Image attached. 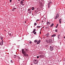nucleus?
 <instances>
[{"instance_id": "nucleus-50", "label": "nucleus", "mask_w": 65, "mask_h": 65, "mask_svg": "<svg viewBox=\"0 0 65 65\" xmlns=\"http://www.w3.org/2000/svg\"><path fill=\"white\" fill-rule=\"evenodd\" d=\"M25 23H26V22H25Z\"/></svg>"}, {"instance_id": "nucleus-1", "label": "nucleus", "mask_w": 65, "mask_h": 65, "mask_svg": "<svg viewBox=\"0 0 65 65\" xmlns=\"http://www.w3.org/2000/svg\"><path fill=\"white\" fill-rule=\"evenodd\" d=\"M22 53L24 55H25V57H28L29 55L28 54H27V53L26 51L24 50V49L22 50Z\"/></svg>"}, {"instance_id": "nucleus-48", "label": "nucleus", "mask_w": 65, "mask_h": 65, "mask_svg": "<svg viewBox=\"0 0 65 65\" xmlns=\"http://www.w3.org/2000/svg\"><path fill=\"white\" fill-rule=\"evenodd\" d=\"M64 38H65V37H64Z\"/></svg>"}, {"instance_id": "nucleus-34", "label": "nucleus", "mask_w": 65, "mask_h": 65, "mask_svg": "<svg viewBox=\"0 0 65 65\" xmlns=\"http://www.w3.org/2000/svg\"><path fill=\"white\" fill-rule=\"evenodd\" d=\"M61 20H62V19H59V21H61Z\"/></svg>"}, {"instance_id": "nucleus-19", "label": "nucleus", "mask_w": 65, "mask_h": 65, "mask_svg": "<svg viewBox=\"0 0 65 65\" xmlns=\"http://www.w3.org/2000/svg\"><path fill=\"white\" fill-rule=\"evenodd\" d=\"M3 37H1V40H3Z\"/></svg>"}, {"instance_id": "nucleus-32", "label": "nucleus", "mask_w": 65, "mask_h": 65, "mask_svg": "<svg viewBox=\"0 0 65 65\" xmlns=\"http://www.w3.org/2000/svg\"><path fill=\"white\" fill-rule=\"evenodd\" d=\"M31 12L29 11V12L28 13H31Z\"/></svg>"}, {"instance_id": "nucleus-47", "label": "nucleus", "mask_w": 65, "mask_h": 65, "mask_svg": "<svg viewBox=\"0 0 65 65\" xmlns=\"http://www.w3.org/2000/svg\"><path fill=\"white\" fill-rule=\"evenodd\" d=\"M46 29H47V27H46Z\"/></svg>"}, {"instance_id": "nucleus-13", "label": "nucleus", "mask_w": 65, "mask_h": 65, "mask_svg": "<svg viewBox=\"0 0 65 65\" xmlns=\"http://www.w3.org/2000/svg\"><path fill=\"white\" fill-rule=\"evenodd\" d=\"M54 24L52 23V25L50 26V27H53V26H54Z\"/></svg>"}, {"instance_id": "nucleus-22", "label": "nucleus", "mask_w": 65, "mask_h": 65, "mask_svg": "<svg viewBox=\"0 0 65 65\" xmlns=\"http://www.w3.org/2000/svg\"><path fill=\"white\" fill-rule=\"evenodd\" d=\"M42 55H41L40 56V58H41V57H42Z\"/></svg>"}, {"instance_id": "nucleus-27", "label": "nucleus", "mask_w": 65, "mask_h": 65, "mask_svg": "<svg viewBox=\"0 0 65 65\" xmlns=\"http://www.w3.org/2000/svg\"><path fill=\"white\" fill-rule=\"evenodd\" d=\"M0 44H1V45H2V42H0Z\"/></svg>"}, {"instance_id": "nucleus-20", "label": "nucleus", "mask_w": 65, "mask_h": 65, "mask_svg": "<svg viewBox=\"0 0 65 65\" xmlns=\"http://www.w3.org/2000/svg\"><path fill=\"white\" fill-rule=\"evenodd\" d=\"M40 26H37V28H40Z\"/></svg>"}, {"instance_id": "nucleus-26", "label": "nucleus", "mask_w": 65, "mask_h": 65, "mask_svg": "<svg viewBox=\"0 0 65 65\" xmlns=\"http://www.w3.org/2000/svg\"><path fill=\"white\" fill-rule=\"evenodd\" d=\"M36 25H37L36 23H35V24H34L35 26H36Z\"/></svg>"}, {"instance_id": "nucleus-17", "label": "nucleus", "mask_w": 65, "mask_h": 65, "mask_svg": "<svg viewBox=\"0 0 65 65\" xmlns=\"http://www.w3.org/2000/svg\"><path fill=\"white\" fill-rule=\"evenodd\" d=\"M46 42H47V43H48V41L47 40H46Z\"/></svg>"}, {"instance_id": "nucleus-25", "label": "nucleus", "mask_w": 65, "mask_h": 65, "mask_svg": "<svg viewBox=\"0 0 65 65\" xmlns=\"http://www.w3.org/2000/svg\"><path fill=\"white\" fill-rule=\"evenodd\" d=\"M17 9V8H13V9H14V10H15V9Z\"/></svg>"}, {"instance_id": "nucleus-37", "label": "nucleus", "mask_w": 65, "mask_h": 65, "mask_svg": "<svg viewBox=\"0 0 65 65\" xmlns=\"http://www.w3.org/2000/svg\"><path fill=\"white\" fill-rule=\"evenodd\" d=\"M58 24H57V26H56L58 27Z\"/></svg>"}, {"instance_id": "nucleus-39", "label": "nucleus", "mask_w": 65, "mask_h": 65, "mask_svg": "<svg viewBox=\"0 0 65 65\" xmlns=\"http://www.w3.org/2000/svg\"><path fill=\"white\" fill-rule=\"evenodd\" d=\"M40 34H41V31H40Z\"/></svg>"}, {"instance_id": "nucleus-36", "label": "nucleus", "mask_w": 65, "mask_h": 65, "mask_svg": "<svg viewBox=\"0 0 65 65\" xmlns=\"http://www.w3.org/2000/svg\"><path fill=\"white\" fill-rule=\"evenodd\" d=\"M37 58H39V56H38L37 57Z\"/></svg>"}, {"instance_id": "nucleus-40", "label": "nucleus", "mask_w": 65, "mask_h": 65, "mask_svg": "<svg viewBox=\"0 0 65 65\" xmlns=\"http://www.w3.org/2000/svg\"><path fill=\"white\" fill-rule=\"evenodd\" d=\"M28 10V11H30V9H29Z\"/></svg>"}, {"instance_id": "nucleus-33", "label": "nucleus", "mask_w": 65, "mask_h": 65, "mask_svg": "<svg viewBox=\"0 0 65 65\" xmlns=\"http://www.w3.org/2000/svg\"><path fill=\"white\" fill-rule=\"evenodd\" d=\"M29 43L30 44H31V43H32V42H30Z\"/></svg>"}, {"instance_id": "nucleus-41", "label": "nucleus", "mask_w": 65, "mask_h": 65, "mask_svg": "<svg viewBox=\"0 0 65 65\" xmlns=\"http://www.w3.org/2000/svg\"><path fill=\"white\" fill-rule=\"evenodd\" d=\"M25 55H23V56L24 57H25Z\"/></svg>"}, {"instance_id": "nucleus-46", "label": "nucleus", "mask_w": 65, "mask_h": 65, "mask_svg": "<svg viewBox=\"0 0 65 65\" xmlns=\"http://www.w3.org/2000/svg\"><path fill=\"white\" fill-rule=\"evenodd\" d=\"M64 61H65V58H64Z\"/></svg>"}, {"instance_id": "nucleus-52", "label": "nucleus", "mask_w": 65, "mask_h": 65, "mask_svg": "<svg viewBox=\"0 0 65 65\" xmlns=\"http://www.w3.org/2000/svg\"><path fill=\"white\" fill-rule=\"evenodd\" d=\"M42 22H43V21H42Z\"/></svg>"}, {"instance_id": "nucleus-5", "label": "nucleus", "mask_w": 65, "mask_h": 65, "mask_svg": "<svg viewBox=\"0 0 65 65\" xmlns=\"http://www.w3.org/2000/svg\"><path fill=\"white\" fill-rule=\"evenodd\" d=\"M50 50L51 51H52L53 50V47H52L51 46H50Z\"/></svg>"}, {"instance_id": "nucleus-23", "label": "nucleus", "mask_w": 65, "mask_h": 65, "mask_svg": "<svg viewBox=\"0 0 65 65\" xmlns=\"http://www.w3.org/2000/svg\"><path fill=\"white\" fill-rule=\"evenodd\" d=\"M11 63H13V61L12 60H11Z\"/></svg>"}, {"instance_id": "nucleus-49", "label": "nucleus", "mask_w": 65, "mask_h": 65, "mask_svg": "<svg viewBox=\"0 0 65 65\" xmlns=\"http://www.w3.org/2000/svg\"><path fill=\"white\" fill-rule=\"evenodd\" d=\"M19 1H20V0H18Z\"/></svg>"}, {"instance_id": "nucleus-43", "label": "nucleus", "mask_w": 65, "mask_h": 65, "mask_svg": "<svg viewBox=\"0 0 65 65\" xmlns=\"http://www.w3.org/2000/svg\"><path fill=\"white\" fill-rule=\"evenodd\" d=\"M12 10L13 11L14 10V9H13V10Z\"/></svg>"}, {"instance_id": "nucleus-12", "label": "nucleus", "mask_w": 65, "mask_h": 65, "mask_svg": "<svg viewBox=\"0 0 65 65\" xmlns=\"http://www.w3.org/2000/svg\"><path fill=\"white\" fill-rule=\"evenodd\" d=\"M35 31H36V29H34L33 31H32V33H34V32H35Z\"/></svg>"}, {"instance_id": "nucleus-29", "label": "nucleus", "mask_w": 65, "mask_h": 65, "mask_svg": "<svg viewBox=\"0 0 65 65\" xmlns=\"http://www.w3.org/2000/svg\"><path fill=\"white\" fill-rule=\"evenodd\" d=\"M50 5H48V8H50Z\"/></svg>"}, {"instance_id": "nucleus-11", "label": "nucleus", "mask_w": 65, "mask_h": 65, "mask_svg": "<svg viewBox=\"0 0 65 65\" xmlns=\"http://www.w3.org/2000/svg\"><path fill=\"white\" fill-rule=\"evenodd\" d=\"M56 35L55 34H54L53 35L51 36V37H55V36Z\"/></svg>"}, {"instance_id": "nucleus-6", "label": "nucleus", "mask_w": 65, "mask_h": 65, "mask_svg": "<svg viewBox=\"0 0 65 65\" xmlns=\"http://www.w3.org/2000/svg\"><path fill=\"white\" fill-rule=\"evenodd\" d=\"M38 63V62H37V61L36 60H34V64H37Z\"/></svg>"}, {"instance_id": "nucleus-35", "label": "nucleus", "mask_w": 65, "mask_h": 65, "mask_svg": "<svg viewBox=\"0 0 65 65\" xmlns=\"http://www.w3.org/2000/svg\"><path fill=\"white\" fill-rule=\"evenodd\" d=\"M2 45H3V42H2Z\"/></svg>"}, {"instance_id": "nucleus-21", "label": "nucleus", "mask_w": 65, "mask_h": 65, "mask_svg": "<svg viewBox=\"0 0 65 65\" xmlns=\"http://www.w3.org/2000/svg\"><path fill=\"white\" fill-rule=\"evenodd\" d=\"M55 30L56 32H58V30H57V29H56Z\"/></svg>"}, {"instance_id": "nucleus-2", "label": "nucleus", "mask_w": 65, "mask_h": 65, "mask_svg": "<svg viewBox=\"0 0 65 65\" xmlns=\"http://www.w3.org/2000/svg\"><path fill=\"white\" fill-rule=\"evenodd\" d=\"M59 17V14H57L54 17V19H57V18H58Z\"/></svg>"}, {"instance_id": "nucleus-30", "label": "nucleus", "mask_w": 65, "mask_h": 65, "mask_svg": "<svg viewBox=\"0 0 65 65\" xmlns=\"http://www.w3.org/2000/svg\"><path fill=\"white\" fill-rule=\"evenodd\" d=\"M11 1H12V0H10V2H11Z\"/></svg>"}, {"instance_id": "nucleus-4", "label": "nucleus", "mask_w": 65, "mask_h": 65, "mask_svg": "<svg viewBox=\"0 0 65 65\" xmlns=\"http://www.w3.org/2000/svg\"><path fill=\"white\" fill-rule=\"evenodd\" d=\"M52 43V40L50 39L48 40V43H49V44H51Z\"/></svg>"}, {"instance_id": "nucleus-28", "label": "nucleus", "mask_w": 65, "mask_h": 65, "mask_svg": "<svg viewBox=\"0 0 65 65\" xmlns=\"http://www.w3.org/2000/svg\"><path fill=\"white\" fill-rule=\"evenodd\" d=\"M59 21L60 23H61V20H59Z\"/></svg>"}, {"instance_id": "nucleus-24", "label": "nucleus", "mask_w": 65, "mask_h": 65, "mask_svg": "<svg viewBox=\"0 0 65 65\" xmlns=\"http://www.w3.org/2000/svg\"><path fill=\"white\" fill-rule=\"evenodd\" d=\"M34 34H36V32H34Z\"/></svg>"}, {"instance_id": "nucleus-3", "label": "nucleus", "mask_w": 65, "mask_h": 65, "mask_svg": "<svg viewBox=\"0 0 65 65\" xmlns=\"http://www.w3.org/2000/svg\"><path fill=\"white\" fill-rule=\"evenodd\" d=\"M8 34L9 35H10L11 36H12V33L10 31H9L8 32Z\"/></svg>"}, {"instance_id": "nucleus-8", "label": "nucleus", "mask_w": 65, "mask_h": 65, "mask_svg": "<svg viewBox=\"0 0 65 65\" xmlns=\"http://www.w3.org/2000/svg\"><path fill=\"white\" fill-rule=\"evenodd\" d=\"M20 3L21 5H23V6H24V4H23V1H21Z\"/></svg>"}, {"instance_id": "nucleus-16", "label": "nucleus", "mask_w": 65, "mask_h": 65, "mask_svg": "<svg viewBox=\"0 0 65 65\" xmlns=\"http://www.w3.org/2000/svg\"><path fill=\"white\" fill-rule=\"evenodd\" d=\"M60 35L59 34L57 36L58 38V39H59V37L60 36Z\"/></svg>"}, {"instance_id": "nucleus-7", "label": "nucleus", "mask_w": 65, "mask_h": 65, "mask_svg": "<svg viewBox=\"0 0 65 65\" xmlns=\"http://www.w3.org/2000/svg\"><path fill=\"white\" fill-rule=\"evenodd\" d=\"M40 42H41V41L40 40H39L38 41L37 43V44H40Z\"/></svg>"}, {"instance_id": "nucleus-42", "label": "nucleus", "mask_w": 65, "mask_h": 65, "mask_svg": "<svg viewBox=\"0 0 65 65\" xmlns=\"http://www.w3.org/2000/svg\"><path fill=\"white\" fill-rule=\"evenodd\" d=\"M2 40V41L3 42V40Z\"/></svg>"}, {"instance_id": "nucleus-44", "label": "nucleus", "mask_w": 65, "mask_h": 65, "mask_svg": "<svg viewBox=\"0 0 65 65\" xmlns=\"http://www.w3.org/2000/svg\"><path fill=\"white\" fill-rule=\"evenodd\" d=\"M37 21H39V20H37Z\"/></svg>"}, {"instance_id": "nucleus-31", "label": "nucleus", "mask_w": 65, "mask_h": 65, "mask_svg": "<svg viewBox=\"0 0 65 65\" xmlns=\"http://www.w3.org/2000/svg\"><path fill=\"white\" fill-rule=\"evenodd\" d=\"M25 51H28V49H25Z\"/></svg>"}, {"instance_id": "nucleus-51", "label": "nucleus", "mask_w": 65, "mask_h": 65, "mask_svg": "<svg viewBox=\"0 0 65 65\" xmlns=\"http://www.w3.org/2000/svg\"><path fill=\"white\" fill-rule=\"evenodd\" d=\"M55 31V30H54L53 31Z\"/></svg>"}, {"instance_id": "nucleus-15", "label": "nucleus", "mask_w": 65, "mask_h": 65, "mask_svg": "<svg viewBox=\"0 0 65 65\" xmlns=\"http://www.w3.org/2000/svg\"><path fill=\"white\" fill-rule=\"evenodd\" d=\"M38 42V41L36 40L34 41V42L36 43V42Z\"/></svg>"}, {"instance_id": "nucleus-10", "label": "nucleus", "mask_w": 65, "mask_h": 65, "mask_svg": "<svg viewBox=\"0 0 65 65\" xmlns=\"http://www.w3.org/2000/svg\"><path fill=\"white\" fill-rule=\"evenodd\" d=\"M47 25H50V22H48L47 23V24H46Z\"/></svg>"}, {"instance_id": "nucleus-45", "label": "nucleus", "mask_w": 65, "mask_h": 65, "mask_svg": "<svg viewBox=\"0 0 65 65\" xmlns=\"http://www.w3.org/2000/svg\"><path fill=\"white\" fill-rule=\"evenodd\" d=\"M22 1H25V0H22Z\"/></svg>"}, {"instance_id": "nucleus-18", "label": "nucleus", "mask_w": 65, "mask_h": 65, "mask_svg": "<svg viewBox=\"0 0 65 65\" xmlns=\"http://www.w3.org/2000/svg\"><path fill=\"white\" fill-rule=\"evenodd\" d=\"M31 9H32V10H33L34 9V7H32L31 8Z\"/></svg>"}, {"instance_id": "nucleus-14", "label": "nucleus", "mask_w": 65, "mask_h": 65, "mask_svg": "<svg viewBox=\"0 0 65 65\" xmlns=\"http://www.w3.org/2000/svg\"><path fill=\"white\" fill-rule=\"evenodd\" d=\"M46 36H49V34L48 33L46 35Z\"/></svg>"}, {"instance_id": "nucleus-38", "label": "nucleus", "mask_w": 65, "mask_h": 65, "mask_svg": "<svg viewBox=\"0 0 65 65\" xmlns=\"http://www.w3.org/2000/svg\"><path fill=\"white\" fill-rule=\"evenodd\" d=\"M55 27L56 28H58V26H56Z\"/></svg>"}, {"instance_id": "nucleus-9", "label": "nucleus", "mask_w": 65, "mask_h": 65, "mask_svg": "<svg viewBox=\"0 0 65 65\" xmlns=\"http://www.w3.org/2000/svg\"><path fill=\"white\" fill-rule=\"evenodd\" d=\"M52 3V2H50L48 3V5H50Z\"/></svg>"}]
</instances>
